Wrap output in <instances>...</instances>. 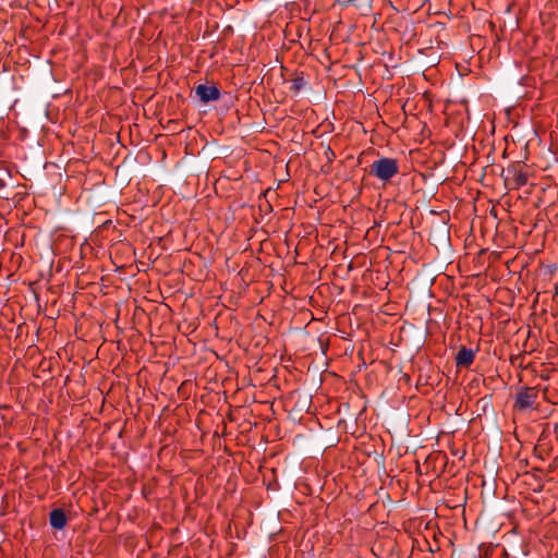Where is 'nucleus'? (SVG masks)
I'll use <instances>...</instances> for the list:
<instances>
[{
  "label": "nucleus",
  "instance_id": "obj_9",
  "mask_svg": "<svg viewBox=\"0 0 558 558\" xmlns=\"http://www.w3.org/2000/svg\"><path fill=\"white\" fill-rule=\"evenodd\" d=\"M477 405H482L483 412H486L487 407H492L490 397H483L477 401Z\"/></svg>",
  "mask_w": 558,
  "mask_h": 558
},
{
  "label": "nucleus",
  "instance_id": "obj_5",
  "mask_svg": "<svg viewBox=\"0 0 558 558\" xmlns=\"http://www.w3.org/2000/svg\"><path fill=\"white\" fill-rule=\"evenodd\" d=\"M476 352L477 350L464 345L460 347L454 357L456 366L458 368H469L475 360Z\"/></svg>",
  "mask_w": 558,
  "mask_h": 558
},
{
  "label": "nucleus",
  "instance_id": "obj_2",
  "mask_svg": "<svg viewBox=\"0 0 558 558\" xmlns=\"http://www.w3.org/2000/svg\"><path fill=\"white\" fill-rule=\"evenodd\" d=\"M525 163L514 161L508 165L501 171V177L505 180L506 186L510 190H520L527 183V174L524 171Z\"/></svg>",
  "mask_w": 558,
  "mask_h": 558
},
{
  "label": "nucleus",
  "instance_id": "obj_8",
  "mask_svg": "<svg viewBox=\"0 0 558 558\" xmlns=\"http://www.w3.org/2000/svg\"><path fill=\"white\" fill-rule=\"evenodd\" d=\"M324 157L326 159V165L324 167H327L326 172L328 173V172H330L331 165H332L333 160L336 159V153L330 147V145L326 146L325 151H324Z\"/></svg>",
  "mask_w": 558,
  "mask_h": 558
},
{
  "label": "nucleus",
  "instance_id": "obj_7",
  "mask_svg": "<svg viewBox=\"0 0 558 558\" xmlns=\"http://www.w3.org/2000/svg\"><path fill=\"white\" fill-rule=\"evenodd\" d=\"M289 82L291 83L289 89L293 94H299L307 84L303 72L295 73L294 77L291 78Z\"/></svg>",
  "mask_w": 558,
  "mask_h": 558
},
{
  "label": "nucleus",
  "instance_id": "obj_4",
  "mask_svg": "<svg viewBox=\"0 0 558 558\" xmlns=\"http://www.w3.org/2000/svg\"><path fill=\"white\" fill-rule=\"evenodd\" d=\"M195 94L203 104L218 100L221 96L220 89L216 85L208 86L206 84H198L195 87Z\"/></svg>",
  "mask_w": 558,
  "mask_h": 558
},
{
  "label": "nucleus",
  "instance_id": "obj_6",
  "mask_svg": "<svg viewBox=\"0 0 558 558\" xmlns=\"http://www.w3.org/2000/svg\"><path fill=\"white\" fill-rule=\"evenodd\" d=\"M68 518L62 508L52 509L49 513V524L54 530H63L66 526Z\"/></svg>",
  "mask_w": 558,
  "mask_h": 558
},
{
  "label": "nucleus",
  "instance_id": "obj_3",
  "mask_svg": "<svg viewBox=\"0 0 558 558\" xmlns=\"http://www.w3.org/2000/svg\"><path fill=\"white\" fill-rule=\"evenodd\" d=\"M538 392L537 387H521L515 393L513 409L519 412L532 410L537 400Z\"/></svg>",
  "mask_w": 558,
  "mask_h": 558
},
{
  "label": "nucleus",
  "instance_id": "obj_1",
  "mask_svg": "<svg viewBox=\"0 0 558 558\" xmlns=\"http://www.w3.org/2000/svg\"><path fill=\"white\" fill-rule=\"evenodd\" d=\"M400 171L399 161L396 158L380 157L373 161L369 166V174L381 181L388 183Z\"/></svg>",
  "mask_w": 558,
  "mask_h": 558
},
{
  "label": "nucleus",
  "instance_id": "obj_10",
  "mask_svg": "<svg viewBox=\"0 0 558 558\" xmlns=\"http://www.w3.org/2000/svg\"><path fill=\"white\" fill-rule=\"evenodd\" d=\"M523 360H524V356H523V355L512 356V357H511V364H512L513 366H518L519 368H524V366H523Z\"/></svg>",
  "mask_w": 558,
  "mask_h": 558
}]
</instances>
